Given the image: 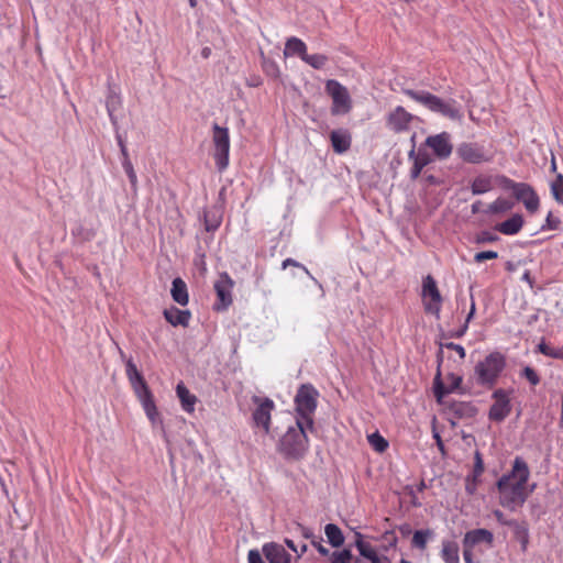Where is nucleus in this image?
<instances>
[{
    "mask_svg": "<svg viewBox=\"0 0 563 563\" xmlns=\"http://www.w3.org/2000/svg\"><path fill=\"white\" fill-rule=\"evenodd\" d=\"M249 563H264L261 553L257 550H250L247 554Z\"/></svg>",
    "mask_w": 563,
    "mask_h": 563,
    "instance_id": "nucleus-50",
    "label": "nucleus"
},
{
    "mask_svg": "<svg viewBox=\"0 0 563 563\" xmlns=\"http://www.w3.org/2000/svg\"><path fill=\"white\" fill-rule=\"evenodd\" d=\"M514 528L516 529L515 533H516L517 538L520 540L522 548L525 550L527 548V543H528V539H529L528 529L518 523H516V526Z\"/></svg>",
    "mask_w": 563,
    "mask_h": 563,
    "instance_id": "nucleus-45",
    "label": "nucleus"
},
{
    "mask_svg": "<svg viewBox=\"0 0 563 563\" xmlns=\"http://www.w3.org/2000/svg\"><path fill=\"white\" fill-rule=\"evenodd\" d=\"M433 438H434V440L437 442V446L439 448V450L441 452H444V443H443V441H442V439H441V437H440V434H439V432L437 430H433Z\"/></svg>",
    "mask_w": 563,
    "mask_h": 563,
    "instance_id": "nucleus-56",
    "label": "nucleus"
},
{
    "mask_svg": "<svg viewBox=\"0 0 563 563\" xmlns=\"http://www.w3.org/2000/svg\"><path fill=\"white\" fill-rule=\"evenodd\" d=\"M367 440L371 446L378 453L385 452L388 448V442L379 434V432L368 434Z\"/></svg>",
    "mask_w": 563,
    "mask_h": 563,
    "instance_id": "nucleus-34",
    "label": "nucleus"
},
{
    "mask_svg": "<svg viewBox=\"0 0 563 563\" xmlns=\"http://www.w3.org/2000/svg\"><path fill=\"white\" fill-rule=\"evenodd\" d=\"M521 280L526 282L529 284L530 288L533 287V279L530 275V272L529 271H526L522 276H521Z\"/></svg>",
    "mask_w": 563,
    "mask_h": 563,
    "instance_id": "nucleus-60",
    "label": "nucleus"
},
{
    "mask_svg": "<svg viewBox=\"0 0 563 563\" xmlns=\"http://www.w3.org/2000/svg\"><path fill=\"white\" fill-rule=\"evenodd\" d=\"M422 297L426 311L439 316L442 297L434 278L430 275L422 280Z\"/></svg>",
    "mask_w": 563,
    "mask_h": 563,
    "instance_id": "nucleus-11",
    "label": "nucleus"
},
{
    "mask_svg": "<svg viewBox=\"0 0 563 563\" xmlns=\"http://www.w3.org/2000/svg\"><path fill=\"white\" fill-rule=\"evenodd\" d=\"M404 93L431 112L439 113L450 120L459 121L463 117L461 107L454 99L444 100L429 91L416 89H404Z\"/></svg>",
    "mask_w": 563,
    "mask_h": 563,
    "instance_id": "nucleus-3",
    "label": "nucleus"
},
{
    "mask_svg": "<svg viewBox=\"0 0 563 563\" xmlns=\"http://www.w3.org/2000/svg\"><path fill=\"white\" fill-rule=\"evenodd\" d=\"M412 119L411 113L404 107L398 106L388 114L387 126L396 133L405 132L409 129Z\"/></svg>",
    "mask_w": 563,
    "mask_h": 563,
    "instance_id": "nucleus-17",
    "label": "nucleus"
},
{
    "mask_svg": "<svg viewBox=\"0 0 563 563\" xmlns=\"http://www.w3.org/2000/svg\"><path fill=\"white\" fill-rule=\"evenodd\" d=\"M493 180L492 177L479 175L474 178L471 184V191L473 195H483L493 189Z\"/></svg>",
    "mask_w": 563,
    "mask_h": 563,
    "instance_id": "nucleus-28",
    "label": "nucleus"
},
{
    "mask_svg": "<svg viewBox=\"0 0 563 563\" xmlns=\"http://www.w3.org/2000/svg\"><path fill=\"white\" fill-rule=\"evenodd\" d=\"M560 224L561 220L558 217H554L553 213L550 211L547 216L545 223L541 227V230H558Z\"/></svg>",
    "mask_w": 563,
    "mask_h": 563,
    "instance_id": "nucleus-44",
    "label": "nucleus"
},
{
    "mask_svg": "<svg viewBox=\"0 0 563 563\" xmlns=\"http://www.w3.org/2000/svg\"><path fill=\"white\" fill-rule=\"evenodd\" d=\"M298 529L300 530L301 534L306 538V539H310L313 537V532L311 529L307 528V527H303L301 525H298Z\"/></svg>",
    "mask_w": 563,
    "mask_h": 563,
    "instance_id": "nucleus-57",
    "label": "nucleus"
},
{
    "mask_svg": "<svg viewBox=\"0 0 563 563\" xmlns=\"http://www.w3.org/2000/svg\"><path fill=\"white\" fill-rule=\"evenodd\" d=\"M453 386L451 388H444L443 384L440 382V373H438L434 379V394L438 399H441L444 395L453 391L454 388H457L462 383L461 376L452 375Z\"/></svg>",
    "mask_w": 563,
    "mask_h": 563,
    "instance_id": "nucleus-30",
    "label": "nucleus"
},
{
    "mask_svg": "<svg viewBox=\"0 0 563 563\" xmlns=\"http://www.w3.org/2000/svg\"><path fill=\"white\" fill-rule=\"evenodd\" d=\"M306 64H308L309 66H311L312 68L314 69H322L327 63H328V57L323 54H308L306 55V57H303V60Z\"/></svg>",
    "mask_w": 563,
    "mask_h": 563,
    "instance_id": "nucleus-36",
    "label": "nucleus"
},
{
    "mask_svg": "<svg viewBox=\"0 0 563 563\" xmlns=\"http://www.w3.org/2000/svg\"><path fill=\"white\" fill-rule=\"evenodd\" d=\"M459 544L451 540L442 541L441 559L445 563H460Z\"/></svg>",
    "mask_w": 563,
    "mask_h": 563,
    "instance_id": "nucleus-26",
    "label": "nucleus"
},
{
    "mask_svg": "<svg viewBox=\"0 0 563 563\" xmlns=\"http://www.w3.org/2000/svg\"><path fill=\"white\" fill-rule=\"evenodd\" d=\"M311 543H312V545L317 549V551H318L321 555H323V556L329 555V550H328L325 547H323V545L321 544V542L316 541V540H312V542H311Z\"/></svg>",
    "mask_w": 563,
    "mask_h": 563,
    "instance_id": "nucleus-55",
    "label": "nucleus"
},
{
    "mask_svg": "<svg viewBox=\"0 0 563 563\" xmlns=\"http://www.w3.org/2000/svg\"><path fill=\"white\" fill-rule=\"evenodd\" d=\"M306 55H307V45L302 40H300L296 36H291V37L287 38V41L285 43V48H284L285 57L298 56L301 58V60H303V57H306Z\"/></svg>",
    "mask_w": 563,
    "mask_h": 563,
    "instance_id": "nucleus-22",
    "label": "nucleus"
},
{
    "mask_svg": "<svg viewBox=\"0 0 563 563\" xmlns=\"http://www.w3.org/2000/svg\"><path fill=\"white\" fill-rule=\"evenodd\" d=\"M482 201L477 200L472 205V213L476 214L481 212Z\"/></svg>",
    "mask_w": 563,
    "mask_h": 563,
    "instance_id": "nucleus-61",
    "label": "nucleus"
},
{
    "mask_svg": "<svg viewBox=\"0 0 563 563\" xmlns=\"http://www.w3.org/2000/svg\"><path fill=\"white\" fill-rule=\"evenodd\" d=\"M521 376L525 377L532 386H537L540 383L538 373L530 366L523 367Z\"/></svg>",
    "mask_w": 563,
    "mask_h": 563,
    "instance_id": "nucleus-42",
    "label": "nucleus"
},
{
    "mask_svg": "<svg viewBox=\"0 0 563 563\" xmlns=\"http://www.w3.org/2000/svg\"><path fill=\"white\" fill-rule=\"evenodd\" d=\"M514 203L505 198H497L494 202H492L488 208L485 210L486 213L489 214H499L505 213L511 210Z\"/></svg>",
    "mask_w": 563,
    "mask_h": 563,
    "instance_id": "nucleus-32",
    "label": "nucleus"
},
{
    "mask_svg": "<svg viewBox=\"0 0 563 563\" xmlns=\"http://www.w3.org/2000/svg\"><path fill=\"white\" fill-rule=\"evenodd\" d=\"M331 145L338 154L346 152L351 147V133L345 129L333 130L330 133Z\"/></svg>",
    "mask_w": 563,
    "mask_h": 563,
    "instance_id": "nucleus-20",
    "label": "nucleus"
},
{
    "mask_svg": "<svg viewBox=\"0 0 563 563\" xmlns=\"http://www.w3.org/2000/svg\"><path fill=\"white\" fill-rule=\"evenodd\" d=\"M319 393L311 384L301 385L295 397L297 419L313 430V413L317 409Z\"/></svg>",
    "mask_w": 563,
    "mask_h": 563,
    "instance_id": "nucleus-6",
    "label": "nucleus"
},
{
    "mask_svg": "<svg viewBox=\"0 0 563 563\" xmlns=\"http://www.w3.org/2000/svg\"><path fill=\"white\" fill-rule=\"evenodd\" d=\"M165 319L174 327H187L191 317L189 310H179L178 308H169L164 310Z\"/></svg>",
    "mask_w": 563,
    "mask_h": 563,
    "instance_id": "nucleus-23",
    "label": "nucleus"
},
{
    "mask_svg": "<svg viewBox=\"0 0 563 563\" xmlns=\"http://www.w3.org/2000/svg\"><path fill=\"white\" fill-rule=\"evenodd\" d=\"M538 351L545 356H550L553 358H563V349H554L549 346L547 343L541 342L538 345Z\"/></svg>",
    "mask_w": 563,
    "mask_h": 563,
    "instance_id": "nucleus-40",
    "label": "nucleus"
},
{
    "mask_svg": "<svg viewBox=\"0 0 563 563\" xmlns=\"http://www.w3.org/2000/svg\"><path fill=\"white\" fill-rule=\"evenodd\" d=\"M523 225V218L521 214H514L506 221L499 223L496 229L505 234V235H515L517 234Z\"/></svg>",
    "mask_w": 563,
    "mask_h": 563,
    "instance_id": "nucleus-24",
    "label": "nucleus"
},
{
    "mask_svg": "<svg viewBox=\"0 0 563 563\" xmlns=\"http://www.w3.org/2000/svg\"><path fill=\"white\" fill-rule=\"evenodd\" d=\"M170 292L174 301L180 306H186L188 303L189 297L187 285L181 278L177 277L173 280Z\"/></svg>",
    "mask_w": 563,
    "mask_h": 563,
    "instance_id": "nucleus-25",
    "label": "nucleus"
},
{
    "mask_svg": "<svg viewBox=\"0 0 563 563\" xmlns=\"http://www.w3.org/2000/svg\"><path fill=\"white\" fill-rule=\"evenodd\" d=\"M355 547L362 556L368 559L372 563H379L376 551L368 542L363 540V534L360 532L355 533Z\"/></svg>",
    "mask_w": 563,
    "mask_h": 563,
    "instance_id": "nucleus-27",
    "label": "nucleus"
},
{
    "mask_svg": "<svg viewBox=\"0 0 563 563\" xmlns=\"http://www.w3.org/2000/svg\"><path fill=\"white\" fill-rule=\"evenodd\" d=\"M117 141H118V145L120 147L121 154H122V159L129 158L126 145L120 134H117Z\"/></svg>",
    "mask_w": 563,
    "mask_h": 563,
    "instance_id": "nucleus-51",
    "label": "nucleus"
},
{
    "mask_svg": "<svg viewBox=\"0 0 563 563\" xmlns=\"http://www.w3.org/2000/svg\"><path fill=\"white\" fill-rule=\"evenodd\" d=\"M426 144L433 151L439 159H446L453 151L451 135L448 132L428 136Z\"/></svg>",
    "mask_w": 563,
    "mask_h": 563,
    "instance_id": "nucleus-16",
    "label": "nucleus"
},
{
    "mask_svg": "<svg viewBox=\"0 0 563 563\" xmlns=\"http://www.w3.org/2000/svg\"><path fill=\"white\" fill-rule=\"evenodd\" d=\"M266 71L273 76H277L279 73V69H278V66L276 65V63L273 62L266 66Z\"/></svg>",
    "mask_w": 563,
    "mask_h": 563,
    "instance_id": "nucleus-58",
    "label": "nucleus"
},
{
    "mask_svg": "<svg viewBox=\"0 0 563 563\" xmlns=\"http://www.w3.org/2000/svg\"><path fill=\"white\" fill-rule=\"evenodd\" d=\"M306 551H307V544H302V545L300 547V550H298V553H296V554H297V556L299 558V556H301Z\"/></svg>",
    "mask_w": 563,
    "mask_h": 563,
    "instance_id": "nucleus-64",
    "label": "nucleus"
},
{
    "mask_svg": "<svg viewBox=\"0 0 563 563\" xmlns=\"http://www.w3.org/2000/svg\"><path fill=\"white\" fill-rule=\"evenodd\" d=\"M497 257H498V253L495 251H483V252H478L474 255V261L476 263H483L484 261L495 260Z\"/></svg>",
    "mask_w": 563,
    "mask_h": 563,
    "instance_id": "nucleus-47",
    "label": "nucleus"
},
{
    "mask_svg": "<svg viewBox=\"0 0 563 563\" xmlns=\"http://www.w3.org/2000/svg\"><path fill=\"white\" fill-rule=\"evenodd\" d=\"M106 106L110 121L113 125H117V118L114 115V112L121 107L120 96L117 95L114 91H110L107 97Z\"/></svg>",
    "mask_w": 563,
    "mask_h": 563,
    "instance_id": "nucleus-31",
    "label": "nucleus"
},
{
    "mask_svg": "<svg viewBox=\"0 0 563 563\" xmlns=\"http://www.w3.org/2000/svg\"><path fill=\"white\" fill-rule=\"evenodd\" d=\"M494 541L493 533L487 529H474L471 531H467L463 538V547H472L479 543H485L487 545H492Z\"/></svg>",
    "mask_w": 563,
    "mask_h": 563,
    "instance_id": "nucleus-19",
    "label": "nucleus"
},
{
    "mask_svg": "<svg viewBox=\"0 0 563 563\" xmlns=\"http://www.w3.org/2000/svg\"><path fill=\"white\" fill-rule=\"evenodd\" d=\"M283 268L285 269L286 267L288 266H296V267H300L321 289H322V285L311 275V273L309 272V269L301 265L300 263H298L297 261L292 260V258H286L284 262H283Z\"/></svg>",
    "mask_w": 563,
    "mask_h": 563,
    "instance_id": "nucleus-43",
    "label": "nucleus"
},
{
    "mask_svg": "<svg viewBox=\"0 0 563 563\" xmlns=\"http://www.w3.org/2000/svg\"><path fill=\"white\" fill-rule=\"evenodd\" d=\"M325 91L332 99L331 113L333 115L346 114L352 109V99L341 82L335 79H329L325 82Z\"/></svg>",
    "mask_w": 563,
    "mask_h": 563,
    "instance_id": "nucleus-8",
    "label": "nucleus"
},
{
    "mask_svg": "<svg viewBox=\"0 0 563 563\" xmlns=\"http://www.w3.org/2000/svg\"><path fill=\"white\" fill-rule=\"evenodd\" d=\"M263 553L269 563H291V555L282 544L266 543L263 545Z\"/></svg>",
    "mask_w": 563,
    "mask_h": 563,
    "instance_id": "nucleus-18",
    "label": "nucleus"
},
{
    "mask_svg": "<svg viewBox=\"0 0 563 563\" xmlns=\"http://www.w3.org/2000/svg\"><path fill=\"white\" fill-rule=\"evenodd\" d=\"M404 93L431 112L439 113L450 120L459 121L463 117L461 107L454 99L444 100L429 91L416 89H404Z\"/></svg>",
    "mask_w": 563,
    "mask_h": 563,
    "instance_id": "nucleus-2",
    "label": "nucleus"
},
{
    "mask_svg": "<svg viewBox=\"0 0 563 563\" xmlns=\"http://www.w3.org/2000/svg\"><path fill=\"white\" fill-rule=\"evenodd\" d=\"M324 533L328 539V542L333 548H339L344 543V536L342 530L334 523H328L324 527Z\"/></svg>",
    "mask_w": 563,
    "mask_h": 563,
    "instance_id": "nucleus-29",
    "label": "nucleus"
},
{
    "mask_svg": "<svg viewBox=\"0 0 563 563\" xmlns=\"http://www.w3.org/2000/svg\"><path fill=\"white\" fill-rule=\"evenodd\" d=\"M212 143L214 147L213 158L219 172H223L229 165L230 135L227 128L217 123L212 126Z\"/></svg>",
    "mask_w": 563,
    "mask_h": 563,
    "instance_id": "nucleus-7",
    "label": "nucleus"
},
{
    "mask_svg": "<svg viewBox=\"0 0 563 563\" xmlns=\"http://www.w3.org/2000/svg\"><path fill=\"white\" fill-rule=\"evenodd\" d=\"M430 163L429 157L426 154H418L413 157V165L410 170V177L417 179L421 174L422 169Z\"/></svg>",
    "mask_w": 563,
    "mask_h": 563,
    "instance_id": "nucleus-33",
    "label": "nucleus"
},
{
    "mask_svg": "<svg viewBox=\"0 0 563 563\" xmlns=\"http://www.w3.org/2000/svg\"><path fill=\"white\" fill-rule=\"evenodd\" d=\"M506 356L494 351L477 362L474 367V376L479 386L492 388L506 368Z\"/></svg>",
    "mask_w": 563,
    "mask_h": 563,
    "instance_id": "nucleus-5",
    "label": "nucleus"
},
{
    "mask_svg": "<svg viewBox=\"0 0 563 563\" xmlns=\"http://www.w3.org/2000/svg\"><path fill=\"white\" fill-rule=\"evenodd\" d=\"M504 186L510 189L517 200L521 201L529 212H536L539 208L540 200L533 188L526 183H516L504 177Z\"/></svg>",
    "mask_w": 563,
    "mask_h": 563,
    "instance_id": "nucleus-9",
    "label": "nucleus"
},
{
    "mask_svg": "<svg viewBox=\"0 0 563 563\" xmlns=\"http://www.w3.org/2000/svg\"><path fill=\"white\" fill-rule=\"evenodd\" d=\"M446 347L450 350H454L461 358L465 357V349L462 345L451 342L446 344Z\"/></svg>",
    "mask_w": 563,
    "mask_h": 563,
    "instance_id": "nucleus-52",
    "label": "nucleus"
},
{
    "mask_svg": "<svg viewBox=\"0 0 563 563\" xmlns=\"http://www.w3.org/2000/svg\"><path fill=\"white\" fill-rule=\"evenodd\" d=\"M493 515L494 517L496 518V520L500 523V525H504V526H508V527H515L517 521L516 520H508L506 519L504 512L499 509H496L493 511Z\"/></svg>",
    "mask_w": 563,
    "mask_h": 563,
    "instance_id": "nucleus-48",
    "label": "nucleus"
},
{
    "mask_svg": "<svg viewBox=\"0 0 563 563\" xmlns=\"http://www.w3.org/2000/svg\"><path fill=\"white\" fill-rule=\"evenodd\" d=\"M211 54V48L209 47H203L202 51H201V55L203 58H208Z\"/></svg>",
    "mask_w": 563,
    "mask_h": 563,
    "instance_id": "nucleus-63",
    "label": "nucleus"
},
{
    "mask_svg": "<svg viewBox=\"0 0 563 563\" xmlns=\"http://www.w3.org/2000/svg\"><path fill=\"white\" fill-rule=\"evenodd\" d=\"M254 402L257 405L252 413L254 424L262 428L265 434L269 433L271 416L274 410V401L269 398L261 399L254 397Z\"/></svg>",
    "mask_w": 563,
    "mask_h": 563,
    "instance_id": "nucleus-14",
    "label": "nucleus"
},
{
    "mask_svg": "<svg viewBox=\"0 0 563 563\" xmlns=\"http://www.w3.org/2000/svg\"><path fill=\"white\" fill-rule=\"evenodd\" d=\"M140 402L142 404V407L145 411L146 417L150 419V421L152 423H155L158 418V411H157L153 396H151L146 399H142V401H140Z\"/></svg>",
    "mask_w": 563,
    "mask_h": 563,
    "instance_id": "nucleus-35",
    "label": "nucleus"
},
{
    "mask_svg": "<svg viewBox=\"0 0 563 563\" xmlns=\"http://www.w3.org/2000/svg\"><path fill=\"white\" fill-rule=\"evenodd\" d=\"M205 228L208 232L216 231L221 223V218L217 214L216 211H206L203 216Z\"/></svg>",
    "mask_w": 563,
    "mask_h": 563,
    "instance_id": "nucleus-37",
    "label": "nucleus"
},
{
    "mask_svg": "<svg viewBox=\"0 0 563 563\" xmlns=\"http://www.w3.org/2000/svg\"><path fill=\"white\" fill-rule=\"evenodd\" d=\"M307 430H310L306 423L296 420L294 426L288 427L285 434L278 443L279 451L287 459H301L309 448Z\"/></svg>",
    "mask_w": 563,
    "mask_h": 563,
    "instance_id": "nucleus-4",
    "label": "nucleus"
},
{
    "mask_svg": "<svg viewBox=\"0 0 563 563\" xmlns=\"http://www.w3.org/2000/svg\"><path fill=\"white\" fill-rule=\"evenodd\" d=\"M122 167L128 175V178L131 183L132 188L135 189L136 185H137V177H136V174L134 172V168H133V165H132L130 158L122 159Z\"/></svg>",
    "mask_w": 563,
    "mask_h": 563,
    "instance_id": "nucleus-41",
    "label": "nucleus"
},
{
    "mask_svg": "<svg viewBox=\"0 0 563 563\" xmlns=\"http://www.w3.org/2000/svg\"><path fill=\"white\" fill-rule=\"evenodd\" d=\"M475 310H476L475 302H474V299L472 298L470 312H468V314L466 317V321H465L463 328L457 332V334H456L457 336H462L466 332V330L468 328V322L474 317Z\"/></svg>",
    "mask_w": 563,
    "mask_h": 563,
    "instance_id": "nucleus-49",
    "label": "nucleus"
},
{
    "mask_svg": "<svg viewBox=\"0 0 563 563\" xmlns=\"http://www.w3.org/2000/svg\"><path fill=\"white\" fill-rule=\"evenodd\" d=\"M492 397L494 399V404L489 409L488 417L493 421L500 422L505 420L511 411L509 393L499 388L493 393Z\"/></svg>",
    "mask_w": 563,
    "mask_h": 563,
    "instance_id": "nucleus-13",
    "label": "nucleus"
},
{
    "mask_svg": "<svg viewBox=\"0 0 563 563\" xmlns=\"http://www.w3.org/2000/svg\"><path fill=\"white\" fill-rule=\"evenodd\" d=\"M476 485H477V479H475L473 477L472 482H471L470 477H467V482H466V486H465L466 492L470 495H473L475 493V490H476Z\"/></svg>",
    "mask_w": 563,
    "mask_h": 563,
    "instance_id": "nucleus-53",
    "label": "nucleus"
},
{
    "mask_svg": "<svg viewBox=\"0 0 563 563\" xmlns=\"http://www.w3.org/2000/svg\"><path fill=\"white\" fill-rule=\"evenodd\" d=\"M233 285V280L227 273L221 274L214 283V290L218 297V302L214 305L217 310H225L232 303Z\"/></svg>",
    "mask_w": 563,
    "mask_h": 563,
    "instance_id": "nucleus-15",
    "label": "nucleus"
},
{
    "mask_svg": "<svg viewBox=\"0 0 563 563\" xmlns=\"http://www.w3.org/2000/svg\"><path fill=\"white\" fill-rule=\"evenodd\" d=\"M551 192L558 202H563V175L558 174L555 180L551 183Z\"/></svg>",
    "mask_w": 563,
    "mask_h": 563,
    "instance_id": "nucleus-39",
    "label": "nucleus"
},
{
    "mask_svg": "<svg viewBox=\"0 0 563 563\" xmlns=\"http://www.w3.org/2000/svg\"><path fill=\"white\" fill-rule=\"evenodd\" d=\"M496 240V236L489 234V233H483L478 239H477V242L478 243H483V242H493Z\"/></svg>",
    "mask_w": 563,
    "mask_h": 563,
    "instance_id": "nucleus-59",
    "label": "nucleus"
},
{
    "mask_svg": "<svg viewBox=\"0 0 563 563\" xmlns=\"http://www.w3.org/2000/svg\"><path fill=\"white\" fill-rule=\"evenodd\" d=\"M285 542L289 549H291L295 553H298V548L295 545L292 540L286 539Z\"/></svg>",
    "mask_w": 563,
    "mask_h": 563,
    "instance_id": "nucleus-62",
    "label": "nucleus"
},
{
    "mask_svg": "<svg viewBox=\"0 0 563 563\" xmlns=\"http://www.w3.org/2000/svg\"><path fill=\"white\" fill-rule=\"evenodd\" d=\"M473 548L472 547H464L463 550V559L465 563H473Z\"/></svg>",
    "mask_w": 563,
    "mask_h": 563,
    "instance_id": "nucleus-54",
    "label": "nucleus"
},
{
    "mask_svg": "<svg viewBox=\"0 0 563 563\" xmlns=\"http://www.w3.org/2000/svg\"><path fill=\"white\" fill-rule=\"evenodd\" d=\"M125 373L129 383L131 384V387L140 401H142V399H146L153 396L144 377L139 372L132 358H128L125 361Z\"/></svg>",
    "mask_w": 563,
    "mask_h": 563,
    "instance_id": "nucleus-12",
    "label": "nucleus"
},
{
    "mask_svg": "<svg viewBox=\"0 0 563 563\" xmlns=\"http://www.w3.org/2000/svg\"><path fill=\"white\" fill-rule=\"evenodd\" d=\"M456 155L465 163L482 164L492 161L493 155L484 145L475 142H463L456 148Z\"/></svg>",
    "mask_w": 563,
    "mask_h": 563,
    "instance_id": "nucleus-10",
    "label": "nucleus"
},
{
    "mask_svg": "<svg viewBox=\"0 0 563 563\" xmlns=\"http://www.w3.org/2000/svg\"><path fill=\"white\" fill-rule=\"evenodd\" d=\"M474 460L475 461H474L473 477L475 479H477L484 472V462H483V459H482V455L479 452L475 453Z\"/></svg>",
    "mask_w": 563,
    "mask_h": 563,
    "instance_id": "nucleus-46",
    "label": "nucleus"
},
{
    "mask_svg": "<svg viewBox=\"0 0 563 563\" xmlns=\"http://www.w3.org/2000/svg\"><path fill=\"white\" fill-rule=\"evenodd\" d=\"M530 471L526 461L516 457L511 471L497 481L499 505L509 511H518L536 489V484L528 485Z\"/></svg>",
    "mask_w": 563,
    "mask_h": 563,
    "instance_id": "nucleus-1",
    "label": "nucleus"
},
{
    "mask_svg": "<svg viewBox=\"0 0 563 563\" xmlns=\"http://www.w3.org/2000/svg\"><path fill=\"white\" fill-rule=\"evenodd\" d=\"M176 394L179 398L181 408L184 411L188 413H192L195 411V406L197 402V397L189 391V389L184 385V383H178L176 386Z\"/></svg>",
    "mask_w": 563,
    "mask_h": 563,
    "instance_id": "nucleus-21",
    "label": "nucleus"
},
{
    "mask_svg": "<svg viewBox=\"0 0 563 563\" xmlns=\"http://www.w3.org/2000/svg\"><path fill=\"white\" fill-rule=\"evenodd\" d=\"M430 536V530H417L412 537V545L421 550L426 549Z\"/></svg>",
    "mask_w": 563,
    "mask_h": 563,
    "instance_id": "nucleus-38",
    "label": "nucleus"
}]
</instances>
